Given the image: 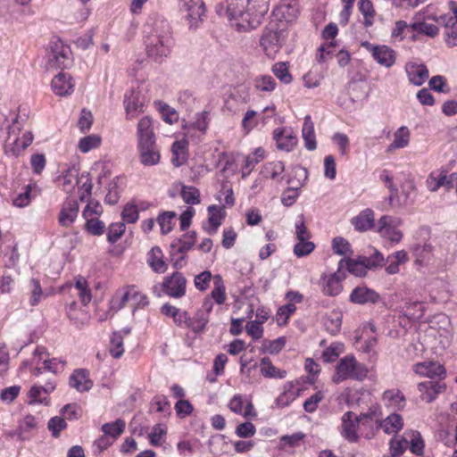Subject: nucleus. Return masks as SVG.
Here are the masks:
<instances>
[{
  "label": "nucleus",
  "instance_id": "obj_1",
  "mask_svg": "<svg viewBox=\"0 0 457 457\" xmlns=\"http://www.w3.org/2000/svg\"><path fill=\"white\" fill-rule=\"evenodd\" d=\"M145 46L149 57L162 62L174 46V38L169 22L159 16L150 17L145 24Z\"/></svg>",
  "mask_w": 457,
  "mask_h": 457
},
{
  "label": "nucleus",
  "instance_id": "obj_2",
  "mask_svg": "<svg viewBox=\"0 0 457 457\" xmlns=\"http://www.w3.org/2000/svg\"><path fill=\"white\" fill-rule=\"evenodd\" d=\"M216 12L220 16H226L230 25L239 32L254 29L261 24L247 0H226L225 5L216 6Z\"/></svg>",
  "mask_w": 457,
  "mask_h": 457
},
{
  "label": "nucleus",
  "instance_id": "obj_3",
  "mask_svg": "<svg viewBox=\"0 0 457 457\" xmlns=\"http://www.w3.org/2000/svg\"><path fill=\"white\" fill-rule=\"evenodd\" d=\"M287 37V29L286 23H278L270 21L262 32L260 39V46L268 57H275Z\"/></svg>",
  "mask_w": 457,
  "mask_h": 457
},
{
  "label": "nucleus",
  "instance_id": "obj_4",
  "mask_svg": "<svg viewBox=\"0 0 457 457\" xmlns=\"http://www.w3.org/2000/svg\"><path fill=\"white\" fill-rule=\"evenodd\" d=\"M368 369L359 362L353 354L342 358L336 366V371L332 377V381L339 384L345 380H363L368 375Z\"/></svg>",
  "mask_w": 457,
  "mask_h": 457
},
{
  "label": "nucleus",
  "instance_id": "obj_5",
  "mask_svg": "<svg viewBox=\"0 0 457 457\" xmlns=\"http://www.w3.org/2000/svg\"><path fill=\"white\" fill-rule=\"evenodd\" d=\"M344 261L338 263L337 270L331 274L323 273L319 280L321 292L328 296H337L343 290L342 281L345 278Z\"/></svg>",
  "mask_w": 457,
  "mask_h": 457
},
{
  "label": "nucleus",
  "instance_id": "obj_6",
  "mask_svg": "<svg viewBox=\"0 0 457 457\" xmlns=\"http://www.w3.org/2000/svg\"><path fill=\"white\" fill-rule=\"evenodd\" d=\"M47 62L53 69L67 68L71 63V51L69 46L60 39L52 41Z\"/></svg>",
  "mask_w": 457,
  "mask_h": 457
},
{
  "label": "nucleus",
  "instance_id": "obj_7",
  "mask_svg": "<svg viewBox=\"0 0 457 457\" xmlns=\"http://www.w3.org/2000/svg\"><path fill=\"white\" fill-rule=\"evenodd\" d=\"M180 8L185 12V18L190 29L199 28L205 14V5L203 0H180Z\"/></svg>",
  "mask_w": 457,
  "mask_h": 457
},
{
  "label": "nucleus",
  "instance_id": "obj_8",
  "mask_svg": "<svg viewBox=\"0 0 457 457\" xmlns=\"http://www.w3.org/2000/svg\"><path fill=\"white\" fill-rule=\"evenodd\" d=\"M377 416V411L371 410L368 413H362L358 418L353 412L347 411L342 417V436L350 442H355L358 439L356 428L360 422L364 424L365 420H372Z\"/></svg>",
  "mask_w": 457,
  "mask_h": 457
},
{
  "label": "nucleus",
  "instance_id": "obj_9",
  "mask_svg": "<svg viewBox=\"0 0 457 457\" xmlns=\"http://www.w3.org/2000/svg\"><path fill=\"white\" fill-rule=\"evenodd\" d=\"M46 352L44 347L37 346L34 351L33 362L36 363L37 367L34 371V375H39L42 370H47L52 373L57 374L63 371L66 362L56 358L46 359Z\"/></svg>",
  "mask_w": 457,
  "mask_h": 457
},
{
  "label": "nucleus",
  "instance_id": "obj_10",
  "mask_svg": "<svg viewBox=\"0 0 457 457\" xmlns=\"http://www.w3.org/2000/svg\"><path fill=\"white\" fill-rule=\"evenodd\" d=\"M361 46L370 53L373 59L381 66L392 67L396 59L395 50L385 45H374L369 41H362Z\"/></svg>",
  "mask_w": 457,
  "mask_h": 457
},
{
  "label": "nucleus",
  "instance_id": "obj_11",
  "mask_svg": "<svg viewBox=\"0 0 457 457\" xmlns=\"http://www.w3.org/2000/svg\"><path fill=\"white\" fill-rule=\"evenodd\" d=\"M456 182L457 172L448 173L445 170H435L428 175L426 185L430 192H436L441 187L449 191L454 187Z\"/></svg>",
  "mask_w": 457,
  "mask_h": 457
},
{
  "label": "nucleus",
  "instance_id": "obj_12",
  "mask_svg": "<svg viewBox=\"0 0 457 457\" xmlns=\"http://www.w3.org/2000/svg\"><path fill=\"white\" fill-rule=\"evenodd\" d=\"M400 223L399 219L384 215L378 220V232L383 238L392 243H399L403 237V233L397 228Z\"/></svg>",
  "mask_w": 457,
  "mask_h": 457
},
{
  "label": "nucleus",
  "instance_id": "obj_13",
  "mask_svg": "<svg viewBox=\"0 0 457 457\" xmlns=\"http://www.w3.org/2000/svg\"><path fill=\"white\" fill-rule=\"evenodd\" d=\"M298 14V2L297 0H280L278 5L272 12V20L278 23L287 24L293 21Z\"/></svg>",
  "mask_w": 457,
  "mask_h": 457
},
{
  "label": "nucleus",
  "instance_id": "obj_14",
  "mask_svg": "<svg viewBox=\"0 0 457 457\" xmlns=\"http://www.w3.org/2000/svg\"><path fill=\"white\" fill-rule=\"evenodd\" d=\"M145 99L137 90H130L125 95L124 107L126 111V119L133 120L144 112Z\"/></svg>",
  "mask_w": 457,
  "mask_h": 457
},
{
  "label": "nucleus",
  "instance_id": "obj_15",
  "mask_svg": "<svg viewBox=\"0 0 457 457\" xmlns=\"http://www.w3.org/2000/svg\"><path fill=\"white\" fill-rule=\"evenodd\" d=\"M137 149L139 161L144 166H154L159 163L161 154L156 141L138 143Z\"/></svg>",
  "mask_w": 457,
  "mask_h": 457
},
{
  "label": "nucleus",
  "instance_id": "obj_16",
  "mask_svg": "<svg viewBox=\"0 0 457 457\" xmlns=\"http://www.w3.org/2000/svg\"><path fill=\"white\" fill-rule=\"evenodd\" d=\"M187 280L179 272H174L170 277L165 278L162 287L170 296L179 298L186 294Z\"/></svg>",
  "mask_w": 457,
  "mask_h": 457
},
{
  "label": "nucleus",
  "instance_id": "obj_17",
  "mask_svg": "<svg viewBox=\"0 0 457 457\" xmlns=\"http://www.w3.org/2000/svg\"><path fill=\"white\" fill-rule=\"evenodd\" d=\"M439 25L445 27V43L449 47L457 46V11L455 15H441L433 18Z\"/></svg>",
  "mask_w": 457,
  "mask_h": 457
},
{
  "label": "nucleus",
  "instance_id": "obj_18",
  "mask_svg": "<svg viewBox=\"0 0 457 457\" xmlns=\"http://www.w3.org/2000/svg\"><path fill=\"white\" fill-rule=\"evenodd\" d=\"M413 370L423 377H428L433 381H440L445 377V370L439 362L424 361L414 365Z\"/></svg>",
  "mask_w": 457,
  "mask_h": 457
},
{
  "label": "nucleus",
  "instance_id": "obj_19",
  "mask_svg": "<svg viewBox=\"0 0 457 457\" xmlns=\"http://www.w3.org/2000/svg\"><path fill=\"white\" fill-rule=\"evenodd\" d=\"M213 308L212 299H205L202 307L195 312L193 318L190 317V329L195 333L202 332L209 322V315Z\"/></svg>",
  "mask_w": 457,
  "mask_h": 457
},
{
  "label": "nucleus",
  "instance_id": "obj_20",
  "mask_svg": "<svg viewBox=\"0 0 457 457\" xmlns=\"http://www.w3.org/2000/svg\"><path fill=\"white\" fill-rule=\"evenodd\" d=\"M410 251L414 257L415 264L420 266L428 265L434 258V246L428 242L413 244Z\"/></svg>",
  "mask_w": 457,
  "mask_h": 457
},
{
  "label": "nucleus",
  "instance_id": "obj_21",
  "mask_svg": "<svg viewBox=\"0 0 457 457\" xmlns=\"http://www.w3.org/2000/svg\"><path fill=\"white\" fill-rule=\"evenodd\" d=\"M274 139L278 149L291 152L297 145L295 134L287 128L277 129L273 132Z\"/></svg>",
  "mask_w": 457,
  "mask_h": 457
},
{
  "label": "nucleus",
  "instance_id": "obj_22",
  "mask_svg": "<svg viewBox=\"0 0 457 457\" xmlns=\"http://www.w3.org/2000/svg\"><path fill=\"white\" fill-rule=\"evenodd\" d=\"M446 388L445 383L440 381H426L418 385V389L420 393V397L427 403L433 402L439 394L443 393Z\"/></svg>",
  "mask_w": 457,
  "mask_h": 457
},
{
  "label": "nucleus",
  "instance_id": "obj_23",
  "mask_svg": "<svg viewBox=\"0 0 457 457\" xmlns=\"http://www.w3.org/2000/svg\"><path fill=\"white\" fill-rule=\"evenodd\" d=\"M79 204L77 200L65 201L61 208L58 216V222L62 227L68 228L75 221L79 213Z\"/></svg>",
  "mask_w": 457,
  "mask_h": 457
},
{
  "label": "nucleus",
  "instance_id": "obj_24",
  "mask_svg": "<svg viewBox=\"0 0 457 457\" xmlns=\"http://www.w3.org/2000/svg\"><path fill=\"white\" fill-rule=\"evenodd\" d=\"M17 120H14L12 126L8 129V136L6 138V145L13 146V151H20L26 149L33 141V136L30 132L23 134L22 137H17L16 129H20L16 127Z\"/></svg>",
  "mask_w": 457,
  "mask_h": 457
},
{
  "label": "nucleus",
  "instance_id": "obj_25",
  "mask_svg": "<svg viewBox=\"0 0 457 457\" xmlns=\"http://www.w3.org/2000/svg\"><path fill=\"white\" fill-rule=\"evenodd\" d=\"M209 122V112L204 111L196 113L194 120L185 126L186 136L192 137L195 136V131L199 132L202 136L204 135L208 129Z\"/></svg>",
  "mask_w": 457,
  "mask_h": 457
},
{
  "label": "nucleus",
  "instance_id": "obj_26",
  "mask_svg": "<svg viewBox=\"0 0 457 457\" xmlns=\"http://www.w3.org/2000/svg\"><path fill=\"white\" fill-rule=\"evenodd\" d=\"M52 89L59 96H66L73 91L72 78L65 72H60L52 79Z\"/></svg>",
  "mask_w": 457,
  "mask_h": 457
},
{
  "label": "nucleus",
  "instance_id": "obj_27",
  "mask_svg": "<svg viewBox=\"0 0 457 457\" xmlns=\"http://www.w3.org/2000/svg\"><path fill=\"white\" fill-rule=\"evenodd\" d=\"M69 385L78 392H87L93 386V382L89 378L88 371L85 369H78L70 376Z\"/></svg>",
  "mask_w": 457,
  "mask_h": 457
},
{
  "label": "nucleus",
  "instance_id": "obj_28",
  "mask_svg": "<svg viewBox=\"0 0 457 457\" xmlns=\"http://www.w3.org/2000/svg\"><path fill=\"white\" fill-rule=\"evenodd\" d=\"M137 137L138 143L156 141L154 131V120L149 116L141 118L137 126Z\"/></svg>",
  "mask_w": 457,
  "mask_h": 457
},
{
  "label": "nucleus",
  "instance_id": "obj_29",
  "mask_svg": "<svg viewBox=\"0 0 457 457\" xmlns=\"http://www.w3.org/2000/svg\"><path fill=\"white\" fill-rule=\"evenodd\" d=\"M350 300L358 304L375 303L379 300V295L365 286L357 287L350 295Z\"/></svg>",
  "mask_w": 457,
  "mask_h": 457
},
{
  "label": "nucleus",
  "instance_id": "obj_30",
  "mask_svg": "<svg viewBox=\"0 0 457 457\" xmlns=\"http://www.w3.org/2000/svg\"><path fill=\"white\" fill-rule=\"evenodd\" d=\"M405 70L410 82L415 86H421L428 78V71L424 64L408 63Z\"/></svg>",
  "mask_w": 457,
  "mask_h": 457
},
{
  "label": "nucleus",
  "instance_id": "obj_31",
  "mask_svg": "<svg viewBox=\"0 0 457 457\" xmlns=\"http://www.w3.org/2000/svg\"><path fill=\"white\" fill-rule=\"evenodd\" d=\"M375 215L374 212L367 208L361 212L359 215L352 219V224L356 230L366 231L374 227Z\"/></svg>",
  "mask_w": 457,
  "mask_h": 457
},
{
  "label": "nucleus",
  "instance_id": "obj_32",
  "mask_svg": "<svg viewBox=\"0 0 457 457\" xmlns=\"http://www.w3.org/2000/svg\"><path fill=\"white\" fill-rule=\"evenodd\" d=\"M147 263L154 271L158 273H164L168 268L162 251L158 246L153 247L147 253Z\"/></svg>",
  "mask_w": 457,
  "mask_h": 457
},
{
  "label": "nucleus",
  "instance_id": "obj_33",
  "mask_svg": "<svg viewBox=\"0 0 457 457\" xmlns=\"http://www.w3.org/2000/svg\"><path fill=\"white\" fill-rule=\"evenodd\" d=\"M300 388L295 387L294 382H287L284 386L283 392L278 395L276 403L278 407L288 406L300 395Z\"/></svg>",
  "mask_w": 457,
  "mask_h": 457
},
{
  "label": "nucleus",
  "instance_id": "obj_34",
  "mask_svg": "<svg viewBox=\"0 0 457 457\" xmlns=\"http://www.w3.org/2000/svg\"><path fill=\"white\" fill-rule=\"evenodd\" d=\"M377 428H381L386 434L391 435L402 429L403 421L399 414L393 413L381 421H376Z\"/></svg>",
  "mask_w": 457,
  "mask_h": 457
},
{
  "label": "nucleus",
  "instance_id": "obj_35",
  "mask_svg": "<svg viewBox=\"0 0 457 457\" xmlns=\"http://www.w3.org/2000/svg\"><path fill=\"white\" fill-rule=\"evenodd\" d=\"M302 135L306 149L309 151L315 150L317 147V143L314 134V125L310 115H306L304 117Z\"/></svg>",
  "mask_w": 457,
  "mask_h": 457
},
{
  "label": "nucleus",
  "instance_id": "obj_36",
  "mask_svg": "<svg viewBox=\"0 0 457 457\" xmlns=\"http://www.w3.org/2000/svg\"><path fill=\"white\" fill-rule=\"evenodd\" d=\"M408 261V254L404 250L397 251L389 254L386 258V271L388 274H396L399 272V266Z\"/></svg>",
  "mask_w": 457,
  "mask_h": 457
},
{
  "label": "nucleus",
  "instance_id": "obj_37",
  "mask_svg": "<svg viewBox=\"0 0 457 457\" xmlns=\"http://www.w3.org/2000/svg\"><path fill=\"white\" fill-rule=\"evenodd\" d=\"M55 389L54 382H47L45 386H33L29 390V403H44L46 400L43 395H48Z\"/></svg>",
  "mask_w": 457,
  "mask_h": 457
},
{
  "label": "nucleus",
  "instance_id": "obj_38",
  "mask_svg": "<svg viewBox=\"0 0 457 457\" xmlns=\"http://www.w3.org/2000/svg\"><path fill=\"white\" fill-rule=\"evenodd\" d=\"M187 142L186 140L175 141L171 146L172 151V163L179 167L183 165L187 160Z\"/></svg>",
  "mask_w": 457,
  "mask_h": 457
},
{
  "label": "nucleus",
  "instance_id": "obj_39",
  "mask_svg": "<svg viewBox=\"0 0 457 457\" xmlns=\"http://www.w3.org/2000/svg\"><path fill=\"white\" fill-rule=\"evenodd\" d=\"M410 131L407 127L402 126L394 134V140L388 145L387 151L392 152L395 149L403 148L409 145Z\"/></svg>",
  "mask_w": 457,
  "mask_h": 457
},
{
  "label": "nucleus",
  "instance_id": "obj_40",
  "mask_svg": "<svg viewBox=\"0 0 457 457\" xmlns=\"http://www.w3.org/2000/svg\"><path fill=\"white\" fill-rule=\"evenodd\" d=\"M344 268L345 267L348 271L357 277H363L366 275L369 267L364 262L363 257H359L357 260L348 259L344 260Z\"/></svg>",
  "mask_w": 457,
  "mask_h": 457
},
{
  "label": "nucleus",
  "instance_id": "obj_41",
  "mask_svg": "<svg viewBox=\"0 0 457 457\" xmlns=\"http://www.w3.org/2000/svg\"><path fill=\"white\" fill-rule=\"evenodd\" d=\"M125 427V421L121 419H118L113 422L104 424L101 430L114 441L124 432Z\"/></svg>",
  "mask_w": 457,
  "mask_h": 457
},
{
  "label": "nucleus",
  "instance_id": "obj_42",
  "mask_svg": "<svg viewBox=\"0 0 457 457\" xmlns=\"http://www.w3.org/2000/svg\"><path fill=\"white\" fill-rule=\"evenodd\" d=\"M28 288L29 290V303L31 306L37 305L43 298L48 295L43 291L40 282L36 278H31L29 281Z\"/></svg>",
  "mask_w": 457,
  "mask_h": 457
},
{
  "label": "nucleus",
  "instance_id": "obj_43",
  "mask_svg": "<svg viewBox=\"0 0 457 457\" xmlns=\"http://www.w3.org/2000/svg\"><path fill=\"white\" fill-rule=\"evenodd\" d=\"M195 232L185 234L182 238L171 244L172 251H177L178 253H186L195 242Z\"/></svg>",
  "mask_w": 457,
  "mask_h": 457
},
{
  "label": "nucleus",
  "instance_id": "obj_44",
  "mask_svg": "<svg viewBox=\"0 0 457 457\" xmlns=\"http://www.w3.org/2000/svg\"><path fill=\"white\" fill-rule=\"evenodd\" d=\"M260 370L262 376L266 378H283L286 376L285 370H278L271 362L270 359L264 357L260 362Z\"/></svg>",
  "mask_w": 457,
  "mask_h": 457
},
{
  "label": "nucleus",
  "instance_id": "obj_45",
  "mask_svg": "<svg viewBox=\"0 0 457 457\" xmlns=\"http://www.w3.org/2000/svg\"><path fill=\"white\" fill-rule=\"evenodd\" d=\"M359 10L364 17L363 25L368 28L373 25L375 10L370 0H359Z\"/></svg>",
  "mask_w": 457,
  "mask_h": 457
},
{
  "label": "nucleus",
  "instance_id": "obj_46",
  "mask_svg": "<svg viewBox=\"0 0 457 457\" xmlns=\"http://www.w3.org/2000/svg\"><path fill=\"white\" fill-rule=\"evenodd\" d=\"M37 185L36 184H29L27 185L24 188H23V191L21 193H20L19 195H17L13 199H12V204L13 205L17 206V207H20V208H22V207H25L27 205H29V204L30 203V199H31V193L33 190H37Z\"/></svg>",
  "mask_w": 457,
  "mask_h": 457
},
{
  "label": "nucleus",
  "instance_id": "obj_47",
  "mask_svg": "<svg viewBox=\"0 0 457 457\" xmlns=\"http://www.w3.org/2000/svg\"><path fill=\"white\" fill-rule=\"evenodd\" d=\"M211 297L218 304H223L227 299L226 288L220 275L214 277V288L211 293Z\"/></svg>",
  "mask_w": 457,
  "mask_h": 457
},
{
  "label": "nucleus",
  "instance_id": "obj_48",
  "mask_svg": "<svg viewBox=\"0 0 457 457\" xmlns=\"http://www.w3.org/2000/svg\"><path fill=\"white\" fill-rule=\"evenodd\" d=\"M180 195L187 204H198L200 203V191L193 186L182 185Z\"/></svg>",
  "mask_w": 457,
  "mask_h": 457
},
{
  "label": "nucleus",
  "instance_id": "obj_49",
  "mask_svg": "<svg viewBox=\"0 0 457 457\" xmlns=\"http://www.w3.org/2000/svg\"><path fill=\"white\" fill-rule=\"evenodd\" d=\"M74 288L78 291V295L84 305H87L91 301V292L88 289V285L85 278L79 277L76 278Z\"/></svg>",
  "mask_w": 457,
  "mask_h": 457
},
{
  "label": "nucleus",
  "instance_id": "obj_50",
  "mask_svg": "<svg viewBox=\"0 0 457 457\" xmlns=\"http://www.w3.org/2000/svg\"><path fill=\"white\" fill-rule=\"evenodd\" d=\"M208 212L210 213V217H209L210 228L208 229V233L212 235V234L216 233L218 228L221 224V220H222L223 217L221 215V210L215 205L209 206Z\"/></svg>",
  "mask_w": 457,
  "mask_h": 457
},
{
  "label": "nucleus",
  "instance_id": "obj_51",
  "mask_svg": "<svg viewBox=\"0 0 457 457\" xmlns=\"http://www.w3.org/2000/svg\"><path fill=\"white\" fill-rule=\"evenodd\" d=\"M272 72L274 75L283 83L289 84L293 78L288 71V65L287 62H276L272 68Z\"/></svg>",
  "mask_w": 457,
  "mask_h": 457
},
{
  "label": "nucleus",
  "instance_id": "obj_52",
  "mask_svg": "<svg viewBox=\"0 0 457 457\" xmlns=\"http://www.w3.org/2000/svg\"><path fill=\"white\" fill-rule=\"evenodd\" d=\"M409 439V447L411 453L420 455L423 453L424 442L421 436L418 431H410L405 433Z\"/></svg>",
  "mask_w": 457,
  "mask_h": 457
},
{
  "label": "nucleus",
  "instance_id": "obj_53",
  "mask_svg": "<svg viewBox=\"0 0 457 457\" xmlns=\"http://www.w3.org/2000/svg\"><path fill=\"white\" fill-rule=\"evenodd\" d=\"M78 170L75 168L68 169L62 177V189L69 193L78 184Z\"/></svg>",
  "mask_w": 457,
  "mask_h": 457
},
{
  "label": "nucleus",
  "instance_id": "obj_54",
  "mask_svg": "<svg viewBox=\"0 0 457 457\" xmlns=\"http://www.w3.org/2000/svg\"><path fill=\"white\" fill-rule=\"evenodd\" d=\"M101 144V137L98 135H89L82 137L79 141V149L82 153H87L92 149L97 148Z\"/></svg>",
  "mask_w": 457,
  "mask_h": 457
},
{
  "label": "nucleus",
  "instance_id": "obj_55",
  "mask_svg": "<svg viewBox=\"0 0 457 457\" xmlns=\"http://www.w3.org/2000/svg\"><path fill=\"white\" fill-rule=\"evenodd\" d=\"M285 170V165L282 162H271L264 165L262 174L265 178L275 179L278 178Z\"/></svg>",
  "mask_w": 457,
  "mask_h": 457
},
{
  "label": "nucleus",
  "instance_id": "obj_56",
  "mask_svg": "<svg viewBox=\"0 0 457 457\" xmlns=\"http://www.w3.org/2000/svg\"><path fill=\"white\" fill-rule=\"evenodd\" d=\"M86 230L93 236H101L104 233L105 224L98 217L86 219Z\"/></svg>",
  "mask_w": 457,
  "mask_h": 457
},
{
  "label": "nucleus",
  "instance_id": "obj_57",
  "mask_svg": "<svg viewBox=\"0 0 457 457\" xmlns=\"http://www.w3.org/2000/svg\"><path fill=\"white\" fill-rule=\"evenodd\" d=\"M409 448V439L407 436L395 437L390 441V452L392 456H398Z\"/></svg>",
  "mask_w": 457,
  "mask_h": 457
},
{
  "label": "nucleus",
  "instance_id": "obj_58",
  "mask_svg": "<svg viewBox=\"0 0 457 457\" xmlns=\"http://www.w3.org/2000/svg\"><path fill=\"white\" fill-rule=\"evenodd\" d=\"M423 303L415 301L408 302L405 306V315L413 320H420L423 316Z\"/></svg>",
  "mask_w": 457,
  "mask_h": 457
},
{
  "label": "nucleus",
  "instance_id": "obj_59",
  "mask_svg": "<svg viewBox=\"0 0 457 457\" xmlns=\"http://www.w3.org/2000/svg\"><path fill=\"white\" fill-rule=\"evenodd\" d=\"M247 4L251 6V10H253L255 16L262 23V18L269 11L270 0H247Z\"/></svg>",
  "mask_w": 457,
  "mask_h": 457
},
{
  "label": "nucleus",
  "instance_id": "obj_60",
  "mask_svg": "<svg viewBox=\"0 0 457 457\" xmlns=\"http://www.w3.org/2000/svg\"><path fill=\"white\" fill-rule=\"evenodd\" d=\"M86 201L87 202V204L82 212V215L85 220L98 217L103 213V207L98 201L91 198Z\"/></svg>",
  "mask_w": 457,
  "mask_h": 457
},
{
  "label": "nucleus",
  "instance_id": "obj_61",
  "mask_svg": "<svg viewBox=\"0 0 457 457\" xmlns=\"http://www.w3.org/2000/svg\"><path fill=\"white\" fill-rule=\"evenodd\" d=\"M174 218L175 213L173 212H164L158 216L157 222L160 225L162 234H168L171 231L173 228Z\"/></svg>",
  "mask_w": 457,
  "mask_h": 457
},
{
  "label": "nucleus",
  "instance_id": "obj_62",
  "mask_svg": "<svg viewBox=\"0 0 457 457\" xmlns=\"http://www.w3.org/2000/svg\"><path fill=\"white\" fill-rule=\"evenodd\" d=\"M344 345L334 343L330 345L322 353V359L325 362H333L343 353Z\"/></svg>",
  "mask_w": 457,
  "mask_h": 457
},
{
  "label": "nucleus",
  "instance_id": "obj_63",
  "mask_svg": "<svg viewBox=\"0 0 457 457\" xmlns=\"http://www.w3.org/2000/svg\"><path fill=\"white\" fill-rule=\"evenodd\" d=\"M124 352L123 338L120 333H113L111 338L110 353L113 358H120Z\"/></svg>",
  "mask_w": 457,
  "mask_h": 457
},
{
  "label": "nucleus",
  "instance_id": "obj_64",
  "mask_svg": "<svg viewBox=\"0 0 457 457\" xmlns=\"http://www.w3.org/2000/svg\"><path fill=\"white\" fill-rule=\"evenodd\" d=\"M254 86L258 90L271 92L275 89L276 81L271 76L263 75L255 79Z\"/></svg>",
  "mask_w": 457,
  "mask_h": 457
}]
</instances>
